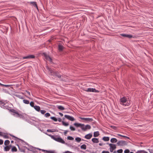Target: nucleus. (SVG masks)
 <instances>
[{
	"mask_svg": "<svg viewBox=\"0 0 153 153\" xmlns=\"http://www.w3.org/2000/svg\"><path fill=\"white\" fill-rule=\"evenodd\" d=\"M52 139L62 144H65V142L64 140L62 139L59 136L57 135H52L51 134H47Z\"/></svg>",
	"mask_w": 153,
	"mask_h": 153,
	"instance_id": "1",
	"label": "nucleus"
},
{
	"mask_svg": "<svg viewBox=\"0 0 153 153\" xmlns=\"http://www.w3.org/2000/svg\"><path fill=\"white\" fill-rule=\"evenodd\" d=\"M120 103L124 106H128L130 105L129 103L127 102V98L126 97H123L120 99Z\"/></svg>",
	"mask_w": 153,
	"mask_h": 153,
	"instance_id": "2",
	"label": "nucleus"
},
{
	"mask_svg": "<svg viewBox=\"0 0 153 153\" xmlns=\"http://www.w3.org/2000/svg\"><path fill=\"white\" fill-rule=\"evenodd\" d=\"M10 111L13 113L12 114V115L15 117L20 118L23 117L22 115L19 113L17 111L14 109H10Z\"/></svg>",
	"mask_w": 153,
	"mask_h": 153,
	"instance_id": "3",
	"label": "nucleus"
},
{
	"mask_svg": "<svg viewBox=\"0 0 153 153\" xmlns=\"http://www.w3.org/2000/svg\"><path fill=\"white\" fill-rule=\"evenodd\" d=\"M79 118L82 120H83L84 121L83 122L85 123H89L90 122H91L93 120L92 118H84L82 117H79Z\"/></svg>",
	"mask_w": 153,
	"mask_h": 153,
	"instance_id": "4",
	"label": "nucleus"
},
{
	"mask_svg": "<svg viewBox=\"0 0 153 153\" xmlns=\"http://www.w3.org/2000/svg\"><path fill=\"white\" fill-rule=\"evenodd\" d=\"M117 144L119 146H123L127 145V142L124 140H120L117 142Z\"/></svg>",
	"mask_w": 153,
	"mask_h": 153,
	"instance_id": "5",
	"label": "nucleus"
},
{
	"mask_svg": "<svg viewBox=\"0 0 153 153\" xmlns=\"http://www.w3.org/2000/svg\"><path fill=\"white\" fill-rule=\"evenodd\" d=\"M91 128V126L89 125H87L85 126H83L82 128V129L84 131H85L87 129H90Z\"/></svg>",
	"mask_w": 153,
	"mask_h": 153,
	"instance_id": "6",
	"label": "nucleus"
},
{
	"mask_svg": "<svg viewBox=\"0 0 153 153\" xmlns=\"http://www.w3.org/2000/svg\"><path fill=\"white\" fill-rule=\"evenodd\" d=\"M35 58V56L33 55H30L26 56H23L22 57V59H34Z\"/></svg>",
	"mask_w": 153,
	"mask_h": 153,
	"instance_id": "7",
	"label": "nucleus"
},
{
	"mask_svg": "<svg viewBox=\"0 0 153 153\" xmlns=\"http://www.w3.org/2000/svg\"><path fill=\"white\" fill-rule=\"evenodd\" d=\"M35 58V56L33 55H30L26 56H23L22 57V59H34Z\"/></svg>",
	"mask_w": 153,
	"mask_h": 153,
	"instance_id": "8",
	"label": "nucleus"
},
{
	"mask_svg": "<svg viewBox=\"0 0 153 153\" xmlns=\"http://www.w3.org/2000/svg\"><path fill=\"white\" fill-rule=\"evenodd\" d=\"M64 117L65 118L71 121H73L75 120V119L73 117L70 115H65Z\"/></svg>",
	"mask_w": 153,
	"mask_h": 153,
	"instance_id": "9",
	"label": "nucleus"
},
{
	"mask_svg": "<svg viewBox=\"0 0 153 153\" xmlns=\"http://www.w3.org/2000/svg\"><path fill=\"white\" fill-rule=\"evenodd\" d=\"M120 35L122 36L126 37L129 38H131L133 37V36L130 34L122 33L120 34Z\"/></svg>",
	"mask_w": 153,
	"mask_h": 153,
	"instance_id": "10",
	"label": "nucleus"
},
{
	"mask_svg": "<svg viewBox=\"0 0 153 153\" xmlns=\"http://www.w3.org/2000/svg\"><path fill=\"white\" fill-rule=\"evenodd\" d=\"M43 54L45 56V59L46 60H48L50 62H51L52 59L49 56L46 54L45 53H43Z\"/></svg>",
	"mask_w": 153,
	"mask_h": 153,
	"instance_id": "11",
	"label": "nucleus"
},
{
	"mask_svg": "<svg viewBox=\"0 0 153 153\" xmlns=\"http://www.w3.org/2000/svg\"><path fill=\"white\" fill-rule=\"evenodd\" d=\"M64 48V47L62 45L59 44L58 45V50L60 52L63 51Z\"/></svg>",
	"mask_w": 153,
	"mask_h": 153,
	"instance_id": "12",
	"label": "nucleus"
},
{
	"mask_svg": "<svg viewBox=\"0 0 153 153\" xmlns=\"http://www.w3.org/2000/svg\"><path fill=\"white\" fill-rule=\"evenodd\" d=\"M28 3L32 4L33 6L36 7L37 10H39L36 2L35 1L28 2Z\"/></svg>",
	"mask_w": 153,
	"mask_h": 153,
	"instance_id": "13",
	"label": "nucleus"
},
{
	"mask_svg": "<svg viewBox=\"0 0 153 153\" xmlns=\"http://www.w3.org/2000/svg\"><path fill=\"white\" fill-rule=\"evenodd\" d=\"M9 135L10 136H11V137H14V140H16V141L17 142H19V141L20 140H21V141H22V142H24V141L23 140H22V139H20L19 138H18L17 137H16L15 136H14V135H12V134H10Z\"/></svg>",
	"mask_w": 153,
	"mask_h": 153,
	"instance_id": "14",
	"label": "nucleus"
},
{
	"mask_svg": "<svg viewBox=\"0 0 153 153\" xmlns=\"http://www.w3.org/2000/svg\"><path fill=\"white\" fill-rule=\"evenodd\" d=\"M74 125L76 126V127H80L82 129V128L83 127V126H84V124H81L80 123H75Z\"/></svg>",
	"mask_w": 153,
	"mask_h": 153,
	"instance_id": "15",
	"label": "nucleus"
},
{
	"mask_svg": "<svg viewBox=\"0 0 153 153\" xmlns=\"http://www.w3.org/2000/svg\"><path fill=\"white\" fill-rule=\"evenodd\" d=\"M89 92L94 93H99V91L98 90L96 89L95 88H89Z\"/></svg>",
	"mask_w": 153,
	"mask_h": 153,
	"instance_id": "16",
	"label": "nucleus"
},
{
	"mask_svg": "<svg viewBox=\"0 0 153 153\" xmlns=\"http://www.w3.org/2000/svg\"><path fill=\"white\" fill-rule=\"evenodd\" d=\"M29 151L31 152H37V151L36 150V148L33 147L31 146H30V148Z\"/></svg>",
	"mask_w": 153,
	"mask_h": 153,
	"instance_id": "17",
	"label": "nucleus"
},
{
	"mask_svg": "<svg viewBox=\"0 0 153 153\" xmlns=\"http://www.w3.org/2000/svg\"><path fill=\"white\" fill-rule=\"evenodd\" d=\"M92 136V134L91 133H89L86 135L85 136V138L87 139H90Z\"/></svg>",
	"mask_w": 153,
	"mask_h": 153,
	"instance_id": "18",
	"label": "nucleus"
},
{
	"mask_svg": "<svg viewBox=\"0 0 153 153\" xmlns=\"http://www.w3.org/2000/svg\"><path fill=\"white\" fill-rule=\"evenodd\" d=\"M42 151L44 152L45 153H55L54 151L52 150H46L43 149Z\"/></svg>",
	"mask_w": 153,
	"mask_h": 153,
	"instance_id": "19",
	"label": "nucleus"
},
{
	"mask_svg": "<svg viewBox=\"0 0 153 153\" xmlns=\"http://www.w3.org/2000/svg\"><path fill=\"white\" fill-rule=\"evenodd\" d=\"M109 145L110 146V148L111 149H113V150H114L116 149V147L115 145L110 143L109 144Z\"/></svg>",
	"mask_w": 153,
	"mask_h": 153,
	"instance_id": "20",
	"label": "nucleus"
},
{
	"mask_svg": "<svg viewBox=\"0 0 153 153\" xmlns=\"http://www.w3.org/2000/svg\"><path fill=\"white\" fill-rule=\"evenodd\" d=\"M91 140L94 143H97L99 142L98 139L97 138H93Z\"/></svg>",
	"mask_w": 153,
	"mask_h": 153,
	"instance_id": "21",
	"label": "nucleus"
},
{
	"mask_svg": "<svg viewBox=\"0 0 153 153\" xmlns=\"http://www.w3.org/2000/svg\"><path fill=\"white\" fill-rule=\"evenodd\" d=\"M11 145L10 146H7L4 147V151L6 152L8 151H9L10 149V147H11Z\"/></svg>",
	"mask_w": 153,
	"mask_h": 153,
	"instance_id": "22",
	"label": "nucleus"
},
{
	"mask_svg": "<svg viewBox=\"0 0 153 153\" xmlns=\"http://www.w3.org/2000/svg\"><path fill=\"white\" fill-rule=\"evenodd\" d=\"M34 109L37 111L39 112L40 111V107L39 106L35 105L33 107Z\"/></svg>",
	"mask_w": 153,
	"mask_h": 153,
	"instance_id": "23",
	"label": "nucleus"
},
{
	"mask_svg": "<svg viewBox=\"0 0 153 153\" xmlns=\"http://www.w3.org/2000/svg\"><path fill=\"white\" fill-rule=\"evenodd\" d=\"M110 141L112 143H115L117 142V140L116 138H113L111 139Z\"/></svg>",
	"mask_w": 153,
	"mask_h": 153,
	"instance_id": "24",
	"label": "nucleus"
},
{
	"mask_svg": "<svg viewBox=\"0 0 153 153\" xmlns=\"http://www.w3.org/2000/svg\"><path fill=\"white\" fill-rule=\"evenodd\" d=\"M102 140L105 141H108L109 140V138L108 137H104L102 138Z\"/></svg>",
	"mask_w": 153,
	"mask_h": 153,
	"instance_id": "25",
	"label": "nucleus"
},
{
	"mask_svg": "<svg viewBox=\"0 0 153 153\" xmlns=\"http://www.w3.org/2000/svg\"><path fill=\"white\" fill-rule=\"evenodd\" d=\"M99 133L98 131L94 132V133L93 136L94 137H98L99 135Z\"/></svg>",
	"mask_w": 153,
	"mask_h": 153,
	"instance_id": "26",
	"label": "nucleus"
},
{
	"mask_svg": "<svg viewBox=\"0 0 153 153\" xmlns=\"http://www.w3.org/2000/svg\"><path fill=\"white\" fill-rule=\"evenodd\" d=\"M57 108L58 109L62 110H64L65 109V108L61 105H58L57 106Z\"/></svg>",
	"mask_w": 153,
	"mask_h": 153,
	"instance_id": "27",
	"label": "nucleus"
},
{
	"mask_svg": "<svg viewBox=\"0 0 153 153\" xmlns=\"http://www.w3.org/2000/svg\"><path fill=\"white\" fill-rule=\"evenodd\" d=\"M80 148L81 149H83L85 150L86 149V146L85 144H82V145H81L80 146Z\"/></svg>",
	"mask_w": 153,
	"mask_h": 153,
	"instance_id": "28",
	"label": "nucleus"
},
{
	"mask_svg": "<svg viewBox=\"0 0 153 153\" xmlns=\"http://www.w3.org/2000/svg\"><path fill=\"white\" fill-rule=\"evenodd\" d=\"M23 102L24 103L26 104H28L30 103L29 101V100L25 99L23 100Z\"/></svg>",
	"mask_w": 153,
	"mask_h": 153,
	"instance_id": "29",
	"label": "nucleus"
},
{
	"mask_svg": "<svg viewBox=\"0 0 153 153\" xmlns=\"http://www.w3.org/2000/svg\"><path fill=\"white\" fill-rule=\"evenodd\" d=\"M10 143V141L9 140H6L4 142V144L5 146H7Z\"/></svg>",
	"mask_w": 153,
	"mask_h": 153,
	"instance_id": "30",
	"label": "nucleus"
},
{
	"mask_svg": "<svg viewBox=\"0 0 153 153\" xmlns=\"http://www.w3.org/2000/svg\"><path fill=\"white\" fill-rule=\"evenodd\" d=\"M62 125L65 126H68L69 125L68 123H65L63 121H62Z\"/></svg>",
	"mask_w": 153,
	"mask_h": 153,
	"instance_id": "31",
	"label": "nucleus"
},
{
	"mask_svg": "<svg viewBox=\"0 0 153 153\" xmlns=\"http://www.w3.org/2000/svg\"><path fill=\"white\" fill-rule=\"evenodd\" d=\"M76 141L78 143H79L81 140V139L80 137H77L75 138Z\"/></svg>",
	"mask_w": 153,
	"mask_h": 153,
	"instance_id": "32",
	"label": "nucleus"
},
{
	"mask_svg": "<svg viewBox=\"0 0 153 153\" xmlns=\"http://www.w3.org/2000/svg\"><path fill=\"white\" fill-rule=\"evenodd\" d=\"M11 151L12 152H16L17 151V149L15 146H13L11 149Z\"/></svg>",
	"mask_w": 153,
	"mask_h": 153,
	"instance_id": "33",
	"label": "nucleus"
},
{
	"mask_svg": "<svg viewBox=\"0 0 153 153\" xmlns=\"http://www.w3.org/2000/svg\"><path fill=\"white\" fill-rule=\"evenodd\" d=\"M50 118L54 120V121L56 122L57 121V119L56 118L54 117H50Z\"/></svg>",
	"mask_w": 153,
	"mask_h": 153,
	"instance_id": "34",
	"label": "nucleus"
},
{
	"mask_svg": "<svg viewBox=\"0 0 153 153\" xmlns=\"http://www.w3.org/2000/svg\"><path fill=\"white\" fill-rule=\"evenodd\" d=\"M29 103L30 106L31 107H33L35 106L34 103L33 102L31 101L30 103Z\"/></svg>",
	"mask_w": 153,
	"mask_h": 153,
	"instance_id": "35",
	"label": "nucleus"
},
{
	"mask_svg": "<svg viewBox=\"0 0 153 153\" xmlns=\"http://www.w3.org/2000/svg\"><path fill=\"white\" fill-rule=\"evenodd\" d=\"M16 96L20 99H24V98L22 96L19 95H16Z\"/></svg>",
	"mask_w": 153,
	"mask_h": 153,
	"instance_id": "36",
	"label": "nucleus"
},
{
	"mask_svg": "<svg viewBox=\"0 0 153 153\" xmlns=\"http://www.w3.org/2000/svg\"><path fill=\"white\" fill-rule=\"evenodd\" d=\"M48 132H53L55 131L54 129H48L47 130V131Z\"/></svg>",
	"mask_w": 153,
	"mask_h": 153,
	"instance_id": "37",
	"label": "nucleus"
},
{
	"mask_svg": "<svg viewBox=\"0 0 153 153\" xmlns=\"http://www.w3.org/2000/svg\"><path fill=\"white\" fill-rule=\"evenodd\" d=\"M4 138L6 139L9 138V137L7 134H3V135L2 136Z\"/></svg>",
	"mask_w": 153,
	"mask_h": 153,
	"instance_id": "38",
	"label": "nucleus"
},
{
	"mask_svg": "<svg viewBox=\"0 0 153 153\" xmlns=\"http://www.w3.org/2000/svg\"><path fill=\"white\" fill-rule=\"evenodd\" d=\"M67 139L68 140H73L74 139V138L73 137H72L71 136H69L68 137Z\"/></svg>",
	"mask_w": 153,
	"mask_h": 153,
	"instance_id": "39",
	"label": "nucleus"
},
{
	"mask_svg": "<svg viewBox=\"0 0 153 153\" xmlns=\"http://www.w3.org/2000/svg\"><path fill=\"white\" fill-rule=\"evenodd\" d=\"M70 129L73 131H74L75 130V128L73 126H71L70 127Z\"/></svg>",
	"mask_w": 153,
	"mask_h": 153,
	"instance_id": "40",
	"label": "nucleus"
},
{
	"mask_svg": "<svg viewBox=\"0 0 153 153\" xmlns=\"http://www.w3.org/2000/svg\"><path fill=\"white\" fill-rule=\"evenodd\" d=\"M123 152V150L122 149H118L117 150V152L118 153H122Z\"/></svg>",
	"mask_w": 153,
	"mask_h": 153,
	"instance_id": "41",
	"label": "nucleus"
},
{
	"mask_svg": "<svg viewBox=\"0 0 153 153\" xmlns=\"http://www.w3.org/2000/svg\"><path fill=\"white\" fill-rule=\"evenodd\" d=\"M50 114L49 113H47L45 115V116L46 117H48L50 116Z\"/></svg>",
	"mask_w": 153,
	"mask_h": 153,
	"instance_id": "42",
	"label": "nucleus"
},
{
	"mask_svg": "<svg viewBox=\"0 0 153 153\" xmlns=\"http://www.w3.org/2000/svg\"><path fill=\"white\" fill-rule=\"evenodd\" d=\"M46 112V111L44 110H40V112L42 114H44Z\"/></svg>",
	"mask_w": 153,
	"mask_h": 153,
	"instance_id": "43",
	"label": "nucleus"
},
{
	"mask_svg": "<svg viewBox=\"0 0 153 153\" xmlns=\"http://www.w3.org/2000/svg\"><path fill=\"white\" fill-rule=\"evenodd\" d=\"M129 150L128 149H126L124 151V153H129Z\"/></svg>",
	"mask_w": 153,
	"mask_h": 153,
	"instance_id": "44",
	"label": "nucleus"
},
{
	"mask_svg": "<svg viewBox=\"0 0 153 153\" xmlns=\"http://www.w3.org/2000/svg\"><path fill=\"white\" fill-rule=\"evenodd\" d=\"M25 92L28 94L29 96L30 97L31 96L30 93V92H29L27 90H26Z\"/></svg>",
	"mask_w": 153,
	"mask_h": 153,
	"instance_id": "45",
	"label": "nucleus"
},
{
	"mask_svg": "<svg viewBox=\"0 0 153 153\" xmlns=\"http://www.w3.org/2000/svg\"><path fill=\"white\" fill-rule=\"evenodd\" d=\"M150 153H153V150L151 149H148Z\"/></svg>",
	"mask_w": 153,
	"mask_h": 153,
	"instance_id": "46",
	"label": "nucleus"
},
{
	"mask_svg": "<svg viewBox=\"0 0 153 153\" xmlns=\"http://www.w3.org/2000/svg\"><path fill=\"white\" fill-rule=\"evenodd\" d=\"M3 141L1 140L0 139V145H2L3 144Z\"/></svg>",
	"mask_w": 153,
	"mask_h": 153,
	"instance_id": "47",
	"label": "nucleus"
},
{
	"mask_svg": "<svg viewBox=\"0 0 153 153\" xmlns=\"http://www.w3.org/2000/svg\"><path fill=\"white\" fill-rule=\"evenodd\" d=\"M102 153H109V152L108 151H102Z\"/></svg>",
	"mask_w": 153,
	"mask_h": 153,
	"instance_id": "48",
	"label": "nucleus"
},
{
	"mask_svg": "<svg viewBox=\"0 0 153 153\" xmlns=\"http://www.w3.org/2000/svg\"><path fill=\"white\" fill-rule=\"evenodd\" d=\"M4 134V133L0 131V136H2Z\"/></svg>",
	"mask_w": 153,
	"mask_h": 153,
	"instance_id": "49",
	"label": "nucleus"
},
{
	"mask_svg": "<svg viewBox=\"0 0 153 153\" xmlns=\"http://www.w3.org/2000/svg\"><path fill=\"white\" fill-rule=\"evenodd\" d=\"M57 120L59 122H61L62 121V119L60 118H58V119H57Z\"/></svg>",
	"mask_w": 153,
	"mask_h": 153,
	"instance_id": "50",
	"label": "nucleus"
},
{
	"mask_svg": "<svg viewBox=\"0 0 153 153\" xmlns=\"http://www.w3.org/2000/svg\"><path fill=\"white\" fill-rule=\"evenodd\" d=\"M56 76L59 78H60L61 77V76L60 75L57 74L56 75Z\"/></svg>",
	"mask_w": 153,
	"mask_h": 153,
	"instance_id": "51",
	"label": "nucleus"
},
{
	"mask_svg": "<svg viewBox=\"0 0 153 153\" xmlns=\"http://www.w3.org/2000/svg\"><path fill=\"white\" fill-rule=\"evenodd\" d=\"M111 127L114 129L116 128V127L115 126H111Z\"/></svg>",
	"mask_w": 153,
	"mask_h": 153,
	"instance_id": "52",
	"label": "nucleus"
},
{
	"mask_svg": "<svg viewBox=\"0 0 153 153\" xmlns=\"http://www.w3.org/2000/svg\"><path fill=\"white\" fill-rule=\"evenodd\" d=\"M118 136H121V137H126V136H124V135H121L120 134H117Z\"/></svg>",
	"mask_w": 153,
	"mask_h": 153,
	"instance_id": "53",
	"label": "nucleus"
},
{
	"mask_svg": "<svg viewBox=\"0 0 153 153\" xmlns=\"http://www.w3.org/2000/svg\"><path fill=\"white\" fill-rule=\"evenodd\" d=\"M68 131V130H65L64 132V134H66Z\"/></svg>",
	"mask_w": 153,
	"mask_h": 153,
	"instance_id": "54",
	"label": "nucleus"
},
{
	"mask_svg": "<svg viewBox=\"0 0 153 153\" xmlns=\"http://www.w3.org/2000/svg\"><path fill=\"white\" fill-rule=\"evenodd\" d=\"M84 91L86 92H89V88L84 90Z\"/></svg>",
	"mask_w": 153,
	"mask_h": 153,
	"instance_id": "55",
	"label": "nucleus"
},
{
	"mask_svg": "<svg viewBox=\"0 0 153 153\" xmlns=\"http://www.w3.org/2000/svg\"><path fill=\"white\" fill-rule=\"evenodd\" d=\"M59 114L60 115V116L61 117H62L63 116V114L61 113H60V112H59Z\"/></svg>",
	"mask_w": 153,
	"mask_h": 153,
	"instance_id": "56",
	"label": "nucleus"
},
{
	"mask_svg": "<svg viewBox=\"0 0 153 153\" xmlns=\"http://www.w3.org/2000/svg\"><path fill=\"white\" fill-rule=\"evenodd\" d=\"M109 149H110V152H113V150H113V149H111V148H110Z\"/></svg>",
	"mask_w": 153,
	"mask_h": 153,
	"instance_id": "57",
	"label": "nucleus"
},
{
	"mask_svg": "<svg viewBox=\"0 0 153 153\" xmlns=\"http://www.w3.org/2000/svg\"><path fill=\"white\" fill-rule=\"evenodd\" d=\"M64 153H73L71 152L67 151V152H65Z\"/></svg>",
	"mask_w": 153,
	"mask_h": 153,
	"instance_id": "58",
	"label": "nucleus"
},
{
	"mask_svg": "<svg viewBox=\"0 0 153 153\" xmlns=\"http://www.w3.org/2000/svg\"><path fill=\"white\" fill-rule=\"evenodd\" d=\"M3 86L5 87H8L9 86V85H4Z\"/></svg>",
	"mask_w": 153,
	"mask_h": 153,
	"instance_id": "59",
	"label": "nucleus"
},
{
	"mask_svg": "<svg viewBox=\"0 0 153 153\" xmlns=\"http://www.w3.org/2000/svg\"><path fill=\"white\" fill-rule=\"evenodd\" d=\"M21 152H25V151L24 150H22L21 149L20 150Z\"/></svg>",
	"mask_w": 153,
	"mask_h": 153,
	"instance_id": "60",
	"label": "nucleus"
},
{
	"mask_svg": "<svg viewBox=\"0 0 153 153\" xmlns=\"http://www.w3.org/2000/svg\"><path fill=\"white\" fill-rule=\"evenodd\" d=\"M61 80L62 81H66V79L65 78H64V79L62 78L61 79Z\"/></svg>",
	"mask_w": 153,
	"mask_h": 153,
	"instance_id": "61",
	"label": "nucleus"
},
{
	"mask_svg": "<svg viewBox=\"0 0 153 153\" xmlns=\"http://www.w3.org/2000/svg\"><path fill=\"white\" fill-rule=\"evenodd\" d=\"M24 147L26 149H27L28 150H29V149L27 147H26V146H24Z\"/></svg>",
	"mask_w": 153,
	"mask_h": 153,
	"instance_id": "62",
	"label": "nucleus"
},
{
	"mask_svg": "<svg viewBox=\"0 0 153 153\" xmlns=\"http://www.w3.org/2000/svg\"><path fill=\"white\" fill-rule=\"evenodd\" d=\"M103 145V144L102 143H100L99 144V145L100 146H102Z\"/></svg>",
	"mask_w": 153,
	"mask_h": 153,
	"instance_id": "63",
	"label": "nucleus"
},
{
	"mask_svg": "<svg viewBox=\"0 0 153 153\" xmlns=\"http://www.w3.org/2000/svg\"><path fill=\"white\" fill-rule=\"evenodd\" d=\"M143 153H148V152H146L144 150H143Z\"/></svg>",
	"mask_w": 153,
	"mask_h": 153,
	"instance_id": "64",
	"label": "nucleus"
}]
</instances>
